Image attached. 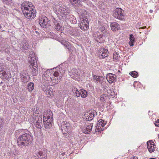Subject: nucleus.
<instances>
[{"mask_svg": "<svg viewBox=\"0 0 159 159\" xmlns=\"http://www.w3.org/2000/svg\"><path fill=\"white\" fill-rule=\"evenodd\" d=\"M100 54L101 55V56L103 58H104L108 56V51L107 49H104L103 48L102 49V51L100 50Z\"/></svg>", "mask_w": 159, "mask_h": 159, "instance_id": "a211bd4d", "label": "nucleus"}, {"mask_svg": "<svg viewBox=\"0 0 159 159\" xmlns=\"http://www.w3.org/2000/svg\"><path fill=\"white\" fill-rule=\"evenodd\" d=\"M107 122L105 121L102 119L99 120L98 121V122L97 123V126H96V131L99 132L101 131V130L103 131L104 129L106 127L103 128V127L107 124Z\"/></svg>", "mask_w": 159, "mask_h": 159, "instance_id": "6e6552de", "label": "nucleus"}, {"mask_svg": "<svg viewBox=\"0 0 159 159\" xmlns=\"http://www.w3.org/2000/svg\"><path fill=\"white\" fill-rule=\"evenodd\" d=\"M34 56V53H32V54L30 55L28 58L29 63L30 64V67L31 70H36L37 68V63Z\"/></svg>", "mask_w": 159, "mask_h": 159, "instance_id": "39448f33", "label": "nucleus"}, {"mask_svg": "<svg viewBox=\"0 0 159 159\" xmlns=\"http://www.w3.org/2000/svg\"><path fill=\"white\" fill-rule=\"evenodd\" d=\"M33 121L36 127L38 129H41L43 126L42 116H34L33 118Z\"/></svg>", "mask_w": 159, "mask_h": 159, "instance_id": "0eeeda50", "label": "nucleus"}, {"mask_svg": "<svg viewBox=\"0 0 159 159\" xmlns=\"http://www.w3.org/2000/svg\"><path fill=\"white\" fill-rule=\"evenodd\" d=\"M130 159H138V158L136 156H134L131 158Z\"/></svg>", "mask_w": 159, "mask_h": 159, "instance_id": "a19ab883", "label": "nucleus"}, {"mask_svg": "<svg viewBox=\"0 0 159 159\" xmlns=\"http://www.w3.org/2000/svg\"><path fill=\"white\" fill-rule=\"evenodd\" d=\"M129 74L134 78H136L138 76V73L135 71H132Z\"/></svg>", "mask_w": 159, "mask_h": 159, "instance_id": "c85d7f7f", "label": "nucleus"}, {"mask_svg": "<svg viewBox=\"0 0 159 159\" xmlns=\"http://www.w3.org/2000/svg\"><path fill=\"white\" fill-rule=\"evenodd\" d=\"M146 28V27H145H145H142V28L143 29H144V28Z\"/></svg>", "mask_w": 159, "mask_h": 159, "instance_id": "a18cd8bd", "label": "nucleus"}, {"mask_svg": "<svg viewBox=\"0 0 159 159\" xmlns=\"http://www.w3.org/2000/svg\"><path fill=\"white\" fill-rule=\"evenodd\" d=\"M89 116H90V120H92L93 118L96 115V111H93V113L92 112L89 113Z\"/></svg>", "mask_w": 159, "mask_h": 159, "instance_id": "7c9ffc66", "label": "nucleus"}, {"mask_svg": "<svg viewBox=\"0 0 159 159\" xmlns=\"http://www.w3.org/2000/svg\"><path fill=\"white\" fill-rule=\"evenodd\" d=\"M108 80H109V77H108Z\"/></svg>", "mask_w": 159, "mask_h": 159, "instance_id": "864d4df0", "label": "nucleus"}, {"mask_svg": "<svg viewBox=\"0 0 159 159\" xmlns=\"http://www.w3.org/2000/svg\"><path fill=\"white\" fill-rule=\"evenodd\" d=\"M158 138L159 139V134L158 135Z\"/></svg>", "mask_w": 159, "mask_h": 159, "instance_id": "3c124183", "label": "nucleus"}, {"mask_svg": "<svg viewBox=\"0 0 159 159\" xmlns=\"http://www.w3.org/2000/svg\"><path fill=\"white\" fill-rule=\"evenodd\" d=\"M118 26L119 24L116 22H114L111 23L110 26L111 30L113 31L117 30Z\"/></svg>", "mask_w": 159, "mask_h": 159, "instance_id": "2eb2a0df", "label": "nucleus"}, {"mask_svg": "<svg viewBox=\"0 0 159 159\" xmlns=\"http://www.w3.org/2000/svg\"><path fill=\"white\" fill-rule=\"evenodd\" d=\"M43 152L42 151H39L38 152L37 151V155L38 156V157L39 158H43V156L42 157V156H43Z\"/></svg>", "mask_w": 159, "mask_h": 159, "instance_id": "c9c22d12", "label": "nucleus"}, {"mask_svg": "<svg viewBox=\"0 0 159 159\" xmlns=\"http://www.w3.org/2000/svg\"><path fill=\"white\" fill-rule=\"evenodd\" d=\"M52 117V113L50 111L44 112L43 121L44 127L46 129H49L51 127L53 121Z\"/></svg>", "mask_w": 159, "mask_h": 159, "instance_id": "f03ea898", "label": "nucleus"}, {"mask_svg": "<svg viewBox=\"0 0 159 159\" xmlns=\"http://www.w3.org/2000/svg\"><path fill=\"white\" fill-rule=\"evenodd\" d=\"M60 67V66H58L56 67H54V68H53L51 69L50 70H53L54 69H56V68H59V69H60L61 68Z\"/></svg>", "mask_w": 159, "mask_h": 159, "instance_id": "ea45409f", "label": "nucleus"}, {"mask_svg": "<svg viewBox=\"0 0 159 159\" xmlns=\"http://www.w3.org/2000/svg\"><path fill=\"white\" fill-rule=\"evenodd\" d=\"M56 29L58 31H60L61 30V27L59 23H57L56 25Z\"/></svg>", "mask_w": 159, "mask_h": 159, "instance_id": "e433bc0d", "label": "nucleus"}, {"mask_svg": "<svg viewBox=\"0 0 159 159\" xmlns=\"http://www.w3.org/2000/svg\"><path fill=\"white\" fill-rule=\"evenodd\" d=\"M119 58V55L116 52H114L113 53V60L116 61Z\"/></svg>", "mask_w": 159, "mask_h": 159, "instance_id": "473e14b6", "label": "nucleus"}, {"mask_svg": "<svg viewBox=\"0 0 159 159\" xmlns=\"http://www.w3.org/2000/svg\"><path fill=\"white\" fill-rule=\"evenodd\" d=\"M81 92V97L83 98H85L87 97V93L86 91L83 89H81L80 90Z\"/></svg>", "mask_w": 159, "mask_h": 159, "instance_id": "bb28decb", "label": "nucleus"}, {"mask_svg": "<svg viewBox=\"0 0 159 159\" xmlns=\"http://www.w3.org/2000/svg\"><path fill=\"white\" fill-rule=\"evenodd\" d=\"M43 89L47 95L51 96L52 93V89H50L49 88H46L45 87H44L43 88Z\"/></svg>", "mask_w": 159, "mask_h": 159, "instance_id": "6ab92c4d", "label": "nucleus"}, {"mask_svg": "<svg viewBox=\"0 0 159 159\" xmlns=\"http://www.w3.org/2000/svg\"><path fill=\"white\" fill-rule=\"evenodd\" d=\"M118 71L119 72H120V70H118Z\"/></svg>", "mask_w": 159, "mask_h": 159, "instance_id": "8fccbe9b", "label": "nucleus"}, {"mask_svg": "<svg viewBox=\"0 0 159 159\" xmlns=\"http://www.w3.org/2000/svg\"><path fill=\"white\" fill-rule=\"evenodd\" d=\"M20 74L21 77L22 78L21 79L22 82L24 83H26L29 81L30 80L29 77L25 76L26 75V74H27L26 70H25V71L23 70V71L20 72Z\"/></svg>", "mask_w": 159, "mask_h": 159, "instance_id": "ddd939ff", "label": "nucleus"}, {"mask_svg": "<svg viewBox=\"0 0 159 159\" xmlns=\"http://www.w3.org/2000/svg\"><path fill=\"white\" fill-rule=\"evenodd\" d=\"M141 86V84L139 81H135L134 83V86L135 89L139 88Z\"/></svg>", "mask_w": 159, "mask_h": 159, "instance_id": "c756f323", "label": "nucleus"}, {"mask_svg": "<svg viewBox=\"0 0 159 159\" xmlns=\"http://www.w3.org/2000/svg\"><path fill=\"white\" fill-rule=\"evenodd\" d=\"M34 7H33V8L30 7L29 9L22 11L23 13L26 18L32 19L36 16V12L34 10Z\"/></svg>", "mask_w": 159, "mask_h": 159, "instance_id": "423d86ee", "label": "nucleus"}, {"mask_svg": "<svg viewBox=\"0 0 159 159\" xmlns=\"http://www.w3.org/2000/svg\"><path fill=\"white\" fill-rule=\"evenodd\" d=\"M116 94L114 91H112L110 89V99L116 98Z\"/></svg>", "mask_w": 159, "mask_h": 159, "instance_id": "72a5a7b5", "label": "nucleus"}, {"mask_svg": "<svg viewBox=\"0 0 159 159\" xmlns=\"http://www.w3.org/2000/svg\"><path fill=\"white\" fill-rule=\"evenodd\" d=\"M110 104H111V102H110Z\"/></svg>", "mask_w": 159, "mask_h": 159, "instance_id": "5fc2aeb1", "label": "nucleus"}, {"mask_svg": "<svg viewBox=\"0 0 159 159\" xmlns=\"http://www.w3.org/2000/svg\"><path fill=\"white\" fill-rule=\"evenodd\" d=\"M155 125L156 126L159 127V120L157 119V121L155 123Z\"/></svg>", "mask_w": 159, "mask_h": 159, "instance_id": "4c0bfd02", "label": "nucleus"}, {"mask_svg": "<svg viewBox=\"0 0 159 159\" xmlns=\"http://www.w3.org/2000/svg\"><path fill=\"white\" fill-rule=\"evenodd\" d=\"M147 146L148 150L150 152H153L156 148V145L152 140L149 141L147 142Z\"/></svg>", "mask_w": 159, "mask_h": 159, "instance_id": "9b49d317", "label": "nucleus"}, {"mask_svg": "<svg viewBox=\"0 0 159 159\" xmlns=\"http://www.w3.org/2000/svg\"><path fill=\"white\" fill-rule=\"evenodd\" d=\"M72 91L74 94L77 97H79L80 96L81 92L75 87H73L72 88Z\"/></svg>", "mask_w": 159, "mask_h": 159, "instance_id": "aec40b11", "label": "nucleus"}, {"mask_svg": "<svg viewBox=\"0 0 159 159\" xmlns=\"http://www.w3.org/2000/svg\"><path fill=\"white\" fill-rule=\"evenodd\" d=\"M48 21V18L44 16L39 19V23L42 27L46 28L47 26Z\"/></svg>", "mask_w": 159, "mask_h": 159, "instance_id": "9d476101", "label": "nucleus"}, {"mask_svg": "<svg viewBox=\"0 0 159 159\" xmlns=\"http://www.w3.org/2000/svg\"><path fill=\"white\" fill-rule=\"evenodd\" d=\"M84 119L86 120L87 121H90V116H89L88 114H85L84 115V116L83 117Z\"/></svg>", "mask_w": 159, "mask_h": 159, "instance_id": "f704fd0d", "label": "nucleus"}, {"mask_svg": "<svg viewBox=\"0 0 159 159\" xmlns=\"http://www.w3.org/2000/svg\"><path fill=\"white\" fill-rule=\"evenodd\" d=\"M44 73H44V74H43V75H45V74H44Z\"/></svg>", "mask_w": 159, "mask_h": 159, "instance_id": "603ef678", "label": "nucleus"}, {"mask_svg": "<svg viewBox=\"0 0 159 159\" xmlns=\"http://www.w3.org/2000/svg\"><path fill=\"white\" fill-rule=\"evenodd\" d=\"M53 19L54 20H53V22L55 23L56 22V20L55 18H53Z\"/></svg>", "mask_w": 159, "mask_h": 159, "instance_id": "79ce46f5", "label": "nucleus"}, {"mask_svg": "<svg viewBox=\"0 0 159 159\" xmlns=\"http://www.w3.org/2000/svg\"><path fill=\"white\" fill-rule=\"evenodd\" d=\"M93 124L91 123L90 125H88L86 128L85 129H84L83 130L84 133L88 134L91 131Z\"/></svg>", "mask_w": 159, "mask_h": 159, "instance_id": "dca6fc26", "label": "nucleus"}, {"mask_svg": "<svg viewBox=\"0 0 159 159\" xmlns=\"http://www.w3.org/2000/svg\"><path fill=\"white\" fill-rule=\"evenodd\" d=\"M104 99V98L102 97H101V98H100V100H103Z\"/></svg>", "mask_w": 159, "mask_h": 159, "instance_id": "c03bdc74", "label": "nucleus"}, {"mask_svg": "<svg viewBox=\"0 0 159 159\" xmlns=\"http://www.w3.org/2000/svg\"><path fill=\"white\" fill-rule=\"evenodd\" d=\"M21 46L24 49L26 50L28 48L29 45L28 43L26 41L24 40L21 43Z\"/></svg>", "mask_w": 159, "mask_h": 159, "instance_id": "393cba45", "label": "nucleus"}, {"mask_svg": "<svg viewBox=\"0 0 159 159\" xmlns=\"http://www.w3.org/2000/svg\"><path fill=\"white\" fill-rule=\"evenodd\" d=\"M4 1H6L7 2L8 1H9V0H3Z\"/></svg>", "mask_w": 159, "mask_h": 159, "instance_id": "09e8293b", "label": "nucleus"}, {"mask_svg": "<svg viewBox=\"0 0 159 159\" xmlns=\"http://www.w3.org/2000/svg\"><path fill=\"white\" fill-rule=\"evenodd\" d=\"M116 76L115 74L110 73V84H111L116 80Z\"/></svg>", "mask_w": 159, "mask_h": 159, "instance_id": "b1692460", "label": "nucleus"}, {"mask_svg": "<svg viewBox=\"0 0 159 159\" xmlns=\"http://www.w3.org/2000/svg\"><path fill=\"white\" fill-rule=\"evenodd\" d=\"M93 78L95 80L98 82L99 83H101L102 80L103 79V78L102 76L94 75H93Z\"/></svg>", "mask_w": 159, "mask_h": 159, "instance_id": "5701e85b", "label": "nucleus"}, {"mask_svg": "<svg viewBox=\"0 0 159 159\" xmlns=\"http://www.w3.org/2000/svg\"><path fill=\"white\" fill-rule=\"evenodd\" d=\"M59 75V73L58 72L56 71V72H54V76H57Z\"/></svg>", "mask_w": 159, "mask_h": 159, "instance_id": "58836bf2", "label": "nucleus"}, {"mask_svg": "<svg viewBox=\"0 0 159 159\" xmlns=\"http://www.w3.org/2000/svg\"><path fill=\"white\" fill-rule=\"evenodd\" d=\"M54 83H55V84H57L58 83V82H54Z\"/></svg>", "mask_w": 159, "mask_h": 159, "instance_id": "de8ad7c7", "label": "nucleus"}, {"mask_svg": "<svg viewBox=\"0 0 159 159\" xmlns=\"http://www.w3.org/2000/svg\"><path fill=\"white\" fill-rule=\"evenodd\" d=\"M33 140V137L30 134L25 133L21 134L18 138L17 144L19 148L25 149L27 146L31 144Z\"/></svg>", "mask_w": 159, "mask_h": 159, "instance_id": "f257e3e1", "label": "nucleus"}, {"mask_svg": "<svg viewBox=\"0 0 159 159\" xmlns=\"http://www.w3.org/2000/svg\"><path fill=\"white\" fill-rule=\"evenodd\" d=\"M70 2L74 7L81 5L80 1L79 0H69Z\"/></svg>", "mask_w": 159, "mask_h": 159, "instance_id": "f3484780", "label": "nucleus"}, {"mask_svg": "<svg viewBox=\"0 0 159 159\" xmlns=\"http://www.w3.org/2000/svg\"><path fill=\"white\" fill-rule=\"evenodd\" d=\"M61 129L64 134H66L70 131V124L66 121H63L61 123Z\"/></svg>", "mask_w": 159, "mask_h": 159, "instance_id": "1a4fd4ad", "label": "nucleus"}, {"mask_svg": "<svg viewBox=\"0 0 159 159\" xmlns=\"http://www.w3.org/2000/svg\"><path fill=\"white\" fill-rule=\"evenodd\" d=\"M0 73L1 74H2L3 77L5 78L9 77L10 73H9L8 71L7 72L6 71H5V70H1L0 71Z\"/></svg>", "mask_w": 159, "mask_h": 159, "instance_id": "a878e982", "label": "nucleus"}, {"mask_svg": "<svg viewBox=\"0 0 159 159\" xmlns=\"http://www.w3.org/2000/svg\"><path fill=\"white\" fill-rule=\"evenodd\" d=\"M61 43L68 50H69L70 47V43L69 42L64 40L61 41Z\"/></svg>", "mask_w": 159, "mask_h": 159, "instance_id": "cd10ccee", "label": "nucleus"}, {"mask_svg": "<svg viewBox=\"0 0 159 159\" xmlns=\"http://www.w3.org/2000/svg\"><path fill=\"white\" fill-rule=\"evenodd\" d=\"M149 12L150 13H152L153 12V11L152 10H150L149 11Z\"/></svg>", "mask_w": 159, "mask_h": 159, "instance_id": "37998d69", "label": "nucleus"}, {"mask_svg": "<svg viewBox=\"0 0 159 159\" xmlns=\"http://www.w3.org/2000/svg\"><path fill=\"white\" fill-rule=\"evenodd\" d=\"M34 84L32 82H30L27 85V89L30 92H31L34 89Z\"/></svg>", "mask_w": 159, "mask_h": 159, "instance_id": "4be33fe9", "label": "nucleus"}, {"mask_svg": "<svg viewBox=\"0 0 159 159\" xmlns=\"http://www.w3.org/2000/svg\"><path fill=\"white\" fill-rule=\"evenodd\" d=\"M107 80L109 82V80H108V77H107Z\"/></svg>", "mask_w": 159, "mask_h": 159, "instance_id": "49530a36", "label": "nucleus"}, {"mask_svg": "<svg viewBox=\"0 0 159 159\" xmlns=\"http://www.w3.org/2000/svg\"><path fill=\"white\" fill-rule=\"evenodd\" d=\"M112 14L113 17L120 20H125L124 11L121 8H117L115 9L113 11Z\"/></svg>", "mask_w": 159, "mask_h": 159, "instance_id": "20e7f679", "label": "nucleus"}, {"mask_svg": "<svg viewBox=\"0 0 159 159\" xmlns=\"http://www.w3.org/2000/svg\"><path fill=\"white\" fill-rule=\"evenodd\" d=\"M79 26L80 29L83 30H85L89 28V23L87 22L86 19H84L82 20L80 25Z\"/></svg>", "mask_w": 159, "mask_h": 159, "instance_id": "4468645a", "label": "nucleus"}, {"mask_svg": "<svg viewBox=\"0 0 159 159\" xmlns=\"http://www.w3.org/2000/svg\"><path fill=\"white\" fill-rule=\"evenodd\" d=\"M39 108H37V107L36 108H34V109L33 110V117L34 116H38L37 114H39Z\"/></svg>", "mask_w": 159, "mask_h": 159, "instance_id": "2f4dec72", "label": "nucleus"}, {"mask_svg": "<svg viewBox=\"0 0 159 159\" xmlns=\"http://www.w3.org/2000/svg\"><path fill=\"white\" fill-rule=\"evenodd\" d=\"M129 39L130 41L129 42V45L131 47H132L134 46V42H135V39L134 38L133 35L131 34L129 35Z\"/></svg>", "mask_w": 159, "mask_h": 159, "instance_id": "412c9836", "label": "nucleus"}, {"mask_svg": "<svg viewBox=\"0 0 159 159\" xmlns=\"http://www.w3.org/2000/svg\"><path fill=\"white\" fill-rule=\"evenodd\" d=\"M57 13L63 18L67 17L70 13L69 8L65 6H58L57 7Z\"/></svg>", "mask_w": 159, "mask_h": 159, "instance_id": "7ed1b4c3", "label": "nucleus"}, {"mask_svg": "<svg viewBox=\"0 0 159 159\" xmlns=\"http://www.w3.org/2000/svg\"><path fill=\"white\" fill-rule=\"evenodd\" d=\"M33 5L32 2H24L21 6L22 11L29 9L30 7H33Z\"/></svg>", "mask_w": 159, "mask_h": 159, "instance_id": "f8f14e48", "label": "nucleus"}]
</instances>
